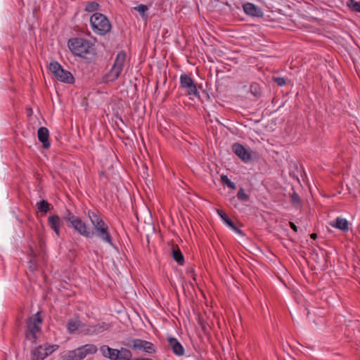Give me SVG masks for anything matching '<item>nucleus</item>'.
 Returning a JSON list of instances; mask_svg holds the SVG:
<instances>
[{"label": "nucleus", "instance_id": "obj_22", "mask_svg": "<svg viewBox=\"0 0 360 360\" xmlns=\"http://www.w3.org/2000/svg\"><path fill=\"white\" fill-rule=\"evenodd\" d=\"M172 255L174 260L179 265L184 264V256L178 247L172 248Z\"/></svg>", "mask_w": 360, "mask_h": 360}, {"label": "nucleus", "instance_id": "obj_28", "mask_svg": "<svg viewBox=\"0 0 360 360\" xmlns=\"http://www.w3.org/2000/svg\"><path fill=\"white\" fill-rule=\"evenodd\" d=\"M59 346L58 345H44L43 346V352L45 356L51 355L54 351L58 349Z\"/></svg>", "mask_w": 360, "mask_h": 360}, {"label": "nucleus", "instance_id": "obj_11", "mask_svg": "<svg viewBox=\"0 0 360 360\" xmlns=\"http://www.w3.org/2000/svg\"><path fill=\"white\" fill-rule=\"evenodd\" d=\"M144 340L139 338H127L122 344L133 350L143 351Z\"/></svg>", "mask_w": 360, "mask_h": 360}, {"label": "nucleus", "instance_id": "obj_8", "mask_svg": "<svg viewBox=\"0 0 360 360\" xmlns=\"http://www.w3.org/2000/svg\"><path fill=\"white\" fill-rule=\"evenodd\" d=\"M71 53L88 62H91L96 59V50L94 46H68Z\"/></svg>", "mask_w": 360, "mask_h": 360}, {"label": "nucleus", "instance_id": "obj_21", "mask_svg": "<svg viewBox=\"0 0 360 360\" xmlns=\"http://www.w3.org/2000/svg\"><path fill=\"white\" fill-rule=\"evenodd\" d=\"M46 358L43 352V346L39 345L31 351V360H44Z\"/></svg>", "mask_w": 360, "mask_h": 360}, {"label": "nucleus", "instance_id": "obj_43", "mask_svg": "<svg viewBox=\"0 0 360 360\" xmlns=\"http://www.w3.org/2000/svg\"><path fill=\"white\" fill-rule=\"evenodd\" d=\"M354 269L357 272L360 269L356 264H354Z\"/></svg>", "mask_w": 360, "mask_h": 360}, {"label": "nucleus", "instance_id": "obj_5", "mask_svg": "<svg viewBox=\"0 0 360 360\" xmlns=\"http://www.w3.org/2000/svg\"><path fill=\"white\" fill-rule=\"evenodd\" d=\"M90 24L93 31L101 36L109 32L112 27L106 15L101 13H94L91 16Z\"/></svg>", "mask_w": 360, "mask_h": 360}, {"label": "nucleus", "instance_id": "obj_36", "mask_svg": "<svg viewBox=\"0 0 360 360\" xmlns=\"http://www.w3.org/2000/svg\"><path fill=\"white\" fill-rule=\"evenodd\" d=\"M38 265L37 261L34 259H31L29 261V269L32 272H34L37 270Z\"/></svg>", "mask_w": 360, "mask_h": 360}, {"label": "nucleus", "instance_id": "obj_9", "mask_svg": "<svg viewBox=\"0 0 360 360\" xmlns=\"http://www.w3.org/2000/svg\"><path fill=\"white\" fill-rule=\"evenodd\" d=\"M180 87L185 89L187 95L200 97V93L197 89L196 84L194 79L187 74H182L179 78Z\"/></svg>", "mask_w": 360, "mask_h": 360}, {"label": "nucleus", "instance_id": "obj_19", "mask_svg": "<svg viewBox=\"0 0 360 360\" xmlns=\"http://www.w3.org/2000/svg\"><path fill=\"white\" fill-rule=\"evenodd\" d=\"M85 325L82 323L79 317L69 319L67 322V330L69 333H74L79 328H83Z\"/></svg>", "mask_w": 360, "mask_h": 360}, {"label": "nucleus", "instance_id": "obj_13", "mask_svg": "<svg viewBox=\"0 0 360 360\" xmlns=\"http://www.w3.org/2000/svg\"><path fill=\"white\" fill-rule=\"evenodd\" d=\"M47 222L56 235L59 237L60 234V226L62 224L60 217L57 214L51 215L48 217Z\"/></svg>", "mask_w": 360, "mask_h": 360}, {"label": "nucleus", "instance_id": "obj_26", "mask_svg": "<svg viewBox=\"0 0 360 360\" xmlns=\"http://www.w3.org/2000/svg\"><path fill=\"white\" fill-rule=\"evenodd\" d=\"M250 93L257 98H259L262 95V87L256 82H253L250 86Z\"/></svg>", "mask_w": 360, "mask_h": 360}, {"label": "nucleus", "instance_id": "obj_34", "mask_svg": "<svg viewBox=\"0 0 360 360\" xmlns=\"http://www.w3.org/2000/svg\"><path fill=\"white\" fill-rule=\"evenodd\" d=\"M237 198L241 201H248L250 200V196L245 193V191L243 188H240L238 191Z\"/></svg>", "mask_w": 360, "mask_h": 360}, {"label": "nucleus", "instance_id": "obj_38", "mask_svg": "<svg viewBox=\"0 0 360 360\" xmlns=\"http://www.w3.org/2000/svg\"><path fill=\"white\" fill-rule=\"evenodd\" d=\"M186 274H187L188 276H189V275L192 276L193 279L194 281H195V280H196V278H195V274H194V269H193V267H192V266H191V267H190V268H188V269H186Z\"/></svg>", "mask_w": 360, "mask_h": 360}, {"label": "nucleus", "instance_id": "obj_6", "mask_svg": "<svg viewBox=\"0 0 360 360\" xmlns=\"http://www.w3.org/2000/svg\"><path fill=\"white\" fill-rule=\"evenodd\" d=\"M98 348L94 344H86L73 350L68 351L63 356L64 360H82L88 354H94Z\"/></svg>", "mask_w": 360, "mask_h": 360}, {"label": "nucleus", "instance_id": "obj_39", "mask_svg": "<svg viewBox=\"0 0 360 360\" xmlns=\"http://www.w3.org/2000/svg\"><path fill=\"white\" fill-rule=\"evenodd\" d=\"M289 225L290 226V228L295 232L297 231V226L292 221H290L289 222Z\"/></svg>", "mask_w": 360, "mask_h": 360}, {"label": "nucleus", "instance_id": "obj_32", "mask_svg": "<svg viewBox=\"0 0 360 360\" xmlns=\"http://www.w3.org/2000/svg\"><path fill=\"white\" fill-rule=\"evenodd\" d=\"M143 352L148 354H155L156 349L152 342L145 340Z\"/></svg>", "mask_w": 360, "mask_h": 360}, {"label": "nucleus", "instance_id": "obj_45", "mask_svg": "<svg viewBox=\"0 0 360 360\" xmlns=\"http://www.w3.org/2000/svg\"><path fill=\"white\" fill-rule=\"evenodd\" d=\"M118 118L122 122H124L122 118L120 116Z\"/></svg>", "mask_w": 360, "mask_h": 360}, {"label": "nucleus", "instance_id": "obj_46", "mask_svg": "<svg viewBox=\"0 0 360 360\" xmlns=\"http://www.w3.org/2000/svg\"><path fill=\"white\" fill-rule=\"evenodd\" d=\"M214 51L215 53H217V52L218 51V50H217V49H214ZM219 52H221V51L219 50Z\"/></svg>", "mask_w": 360, "mask_h": 360}, {"label": "nucleus", "instance_id": "obj_29", "mask_svg": "<svg viewBox=\"0 0 360 360\" xmlns=\"http://www.w3.org/2000/svg\"><path fill=\"white\" fill-rule=\"evenodd\" d=\"M134 10L137 11L142 18L146 19L148 17L147 11L148 10V6L144 4H140L134 8Z\"/></svg>", "mask_w": 360, "mask_h": 360}, {"label": "nucleus", "instance_id": "obj_41", "mask_svg": "<svg viewBox=\"0 0 360 360\" xmlns=\"http://www.w3.org/2000/svg\"><path fill=\"white\" fill-rule=\"evenodd\" d=\"M32 115V110L31 108L27 109V115L30 116Z\"/></svg>", "mask_w": 360, "mask_h": 360}, {"label": "nucleus", "instance_id": "obj_3", "mask_svg": "<svg viewBox=\"0 0 360 360\" xmlns=\"http://www.w3.org/2000/svg\"><path fill=\"white\" fill-rule=\"evenodd\" d=\"M63 219L66 222L68 227L72 229L80 236L89 238L91 228L80 217L75 216L70 210H67Z\"/></svg>", "mask_w": 360, "mask_h": 360}, {"label": "nucleus", "instance_id": "obj_4", "mask_svg": "<svg viewBox=\"0 0 360 360\" xmlns=\"http://www.w3.org/2000/svg\"><path fill=\"white\" fill-rule=\"evenodd\" d=\"M99 350L103 357L110 360H130L132 358V352L126 347H121L118 349L103 345L100 347Z\"/></svg>", "mask_w": 360, "mask_h": 360}, {"label": "nucleus", "instance_id": "obj_20", "mask_svg": "<svg viewBox=\"0 0 360 360\" xmlns=\"http://www.w3.org/2000/svg\"><path fill=\"white\" fill-rule=\"evenodd\" d=\"M330 226L341 231H346L349 229L348 221L345 219L338 217L335 221L330 223Z\"/></svg>", "mask_w": 360, "mask_h": 360}, {"label": "nucleus", "instance_id": "obj_33", "mask_svg": "<svg viewBox=\"0 0 360 360\" xmlns=\"http://www.w3.org/2000/svg\"><path fill=\"white\" fill-rule=\"evenodd\" d=\"M98 8L99 4L96 1H90L86 5L84 11L88 13H92L97 11Z\"/></svg>", "mask_w": 360, "mask_h": 360}, {"label": "nucleus", "instance_id": "obj_10", "mask_svg": "<svg viewBox=\"0 0 360 360\" xmlns=\"http://www.w3.org/2000/svg\"><path fill=\"white\" fill-rule=\"evenodd\" d=\"M233 153L244 162H248L251 160V154L242 144L235 143L232 145Z\"/></svg>", "mask_w": 360, "mask_h": 360}, {"label": "nucleus", "instance_id": "obj_24", "mask_svg": "<svg viewBox=\"0 0 360 360\" xmlns=\"http://www.w3.org/2000/svg\"><path fill=\"white\" fill-rule=\"evenodd\" d=\"M127 54L124 51H120L115 58L114 61L115 65L123 70L124 64L126 60Z\"/></svg>", "mask_w": 360, "mask_h": 360}, {"label": "nucleus", "instance_id": "obj_2", "mask_svg": "<svg viewBox=\"0 0 360 360\" xmlns=\"http://www.w3.org/2000/svg\"><path fill=\"white\" fill-rule=\"evenodd\" d=\"M42 323L43 317L41 311L30 316L26 321L25 340L30 341L32 345H36L41 333Z\"/></svg>", "mask_w": 360, "mask_h": 360}, {"label": "nucleus", "instance_id": "obj_1", "mask_svg": "<svg viewBox=\"0 0 360 360\" xmlns=\"http://www.w3.org/2000/svg\"><path fill=\"white\" fill-rule=\"evenodd\" d=\"M87 216L93 225L89 238H98L110 245H113V239L108 224L104 221L102 214L98 210H88Z\"/></svg>", "mask_w": 360, "mask_h": 360}, {"label": "nucleus", "instance_id": "obj_35", "mask_svg": "<svg viewBox=\"0 0 360 360\" xmlns=\"http://www.w3.org/2000/svg\"><path fill=\"white\" fill-rule=\"evenodd\" d=\"M272 80L276 83L278 86H283L285 84V79L281 77H273Z\"/></svg>", "mask_w": 360, "mask_h": 360}, {"label": "nucleus", "instance_id": "obj_7", "mask_svg": "<svg viewBox=\"0 0 360 360\" xmlns=\"http://www.w3.org/2000/svg\"><path fill=\"white\" fill-rule=\"evenodd\" d=\"M49 69L54 75L57 80L69 84H72L75 82V78L72 73L64 70L61 65L57 61H51Z\"/></svg>", "mask_w": 360, "mask_h": 360}, {"label": "nucleus", "instance_id": "obj_23", "mask_svg": "<svg viewBox=\"0 0 360 360\" xmlns=\"http://www.w3.org/2000/svg\"><path fill=\"white\" fill-rule=\"evenodd\" d=\"M67 45H94V44L82 37H73L68 40Z\"/></svg>", "mask_w": 360, "mask_h": 360}, {"label": "nucleus", "instance_id": "obj_30", "mask_svg": "<svg viewBox=\"0 0 360 360\" xmlns=\"http://www.w3.org/2000/svg\"><path fill=\"white\" fill-rule=\"evenodd\" d=\"M347 6L352 11L360 13V1H356L355 0H348Z\"/></svg>", "mask_w": 360, "mask_h": 360}, {"label": "nucleus", "instance_id": "obj_18", "mask_svg": "<svg viewBox=\"0 0 360 360\" xmlns=\"http://www.w3.org/2000/svg\"><path fill=\"white\" fill-rule=\"evenodd\" d=\"M122 69L113 65L110 71L103 76V81L104 82H115L120 76V74L122 72Z\"/></svg>", "mask_w": 360, "mask_h": 360}, {"label": "nucleus", "instance_id": "obj_14", "mask_svg": "<svg viewBox=\"0 0 360 360\" xmlns=\"http://www.w3.org/2000/svg\"><path fill=\"white\" fill-rule=\"evenodd\" d=\"M217 214L221 217V219L229 228H231L233 231H234L238 234H240L242 236L244 235L243 231H241L236 226L235 223L229 218V215L224 210L221 209H217Z\"/></svg>", "mask_w": 360, "mask_h": 360}, {"label": "nucleus", "instance_id": "obj_12", "mask_svg": "<svg viewBox=\"0 0 360 360\" xmlns=\"http://www.w3.org/2000/svg\"><path fill=\"white\" fill-rule=\"evenodd\" d=\"M110 324L105 322H101L94 326H89L85 330L87 335L98 334L108 330L110 328Z\"/></svg>", "mask_w": 360, "mask_h": 360}, {"label": "nucleus", "instance_id": "obj_40", "mask_svg": "<svg viewBox=\"0 0 360 360\" xmlns=\"http://www.w3.org/2000/svg\"><path fill=\"white\" fill-rule=\"evenodd\" d=\"M311 238L314 240H315L317 238V234L314 233L311 234Z\"/></svg>", "mask_w": 360, "mask_h": 360}, {"label": "nucleus", "instance_id": "obj_25", "mask_svg": "<svg viewBox=\"0 0 360 360\" xmlns=\"http://www.w3.org/2000/svg\"><path fill=\"white\" fill-rule=\"evenodd\" d=\"M36 207L39 212L47 213L51 210V205L46 200H41L38 202Z\"/></svg>", "mask_w": 360, "mask_h": 360}, {"label": "nucleus", "instance_id": "obj_37", "mask_svg": "<svg viewBox=\"0 0 360 360\" xmlns=\"http://www.w3.org/2000/svg\"><path fill=\"white\" fill-rule=\"evenodd\" d=\"M38 245L41 251L44 252L45 249L46 242L45 240L40 236L38 237Z\"/></svg>", "mask_w": 360, "mask_h": 360}, {"label": "nucleus", "instance_id": "obj_17", "mask_svg": "<svg viewBox=\"0 0 360 360\" xmlns=\"http://www.w3.org/2000/svg\"><path fill=\"white\" fill-rule=\"evenodd\" d=\"M244 12L250 16L262 17L263 11L259 6L252 3H246L243 4Z\"/></svg>", "mask_w": 360, "mask_h": 360}, {"label": "nucleus", "instance_id": "obj_31", "mask_svg": "<svg viewBox=\"0 0 360 360\" xmlns=\"http://www.w3.org/2000/svg\"><path fill=\"white\" fill-rule=\"evenodd\" d=\"M221 181L224 185H226L229 188L233 190L236 189V184L233 182H232L226 175H221Z\"/></svg>", "mask_w": 360, "mask_h": 360}, {"label": "nucleus", "instance_id": "obj_16", "mask_svg": "<svg viewBox=\"0 0 360 360\" xmlns=\"http://www.w3.org/2000/svg\"><path fill=\"white\" fill-rule=\"evenodd\" d=\"M168 344L172 349L173 353L179 356H182L185 354V349L183 345L175 338L171 337L168 338Z\"/></svg>", "mask_w": 360, "mask_h": 360}, {"label": "nucleus", "instance_id": "obj_44", "mask_svg": "<svg viewBox=\"0 0 360 360\" xmlns=\"http://www.w3.org/2000/svg\"><path fill=\"white\" fill-rule=\"evenodd\" d=\"M351 58H352V61H353V63H354V67L356 68V64H355V60H354V58H353V57H352V56H351Z\"/></svg>", "mask_w": 360, "mask_h": 360}, {"label": "nucleus", "instance_id": "obj_42", "mask_svg": "<svg viewBox=\"0 0 360 360\" xmlns=\"http://www.w3.org/2000/svg\"><path fill=\"white\" fill-rule=\"evenodd\" d=\"M30 255H31L32 257H33L34 258L36 257V254H35V252H34V250H31Z\"/></svg>", "mask_w": 360, "mask_h": 360}, {"label": "nucleus", "instance_id": "obj_27", "mask_svg": "<svg viewBox=\"0 0 360 360\" xmlns=\"http://www.w3.org/2000/svg\"><path fill=\"white\" fill-rule=\"evenodd\" d=\"M290 200L293 206L296 208L302 207V200L299 195L292 189V193H290Z\"/></svg>", "mask_w": 360, "mask_h": 360}, {"label": "nucleus", "instance_id": "obj_15", "mask_svg": "<svg viewBox=\"0 0 360 360\" xmlns=\"http://www.w3.org/2000/svg\"><path fill=\"white\" fill-rule=\"evenodd\" d=\"M37 137L44 149L50 148L49 131L46 127H41L37 131Z\"/></svg>", "mask_w": 360, "mask_h": 360}]
</instances>
